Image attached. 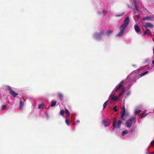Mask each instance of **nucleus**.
<instances>
[{
    "instance_id": "33",
    "label": "nucleus",
    "mask_w": 154,
    "mask_h": 154,
    "mask_svg": "<svg viewBox=\"0 0 154 154\" xmlns=\"http://www.w3.org/2000/svg\"><path fill=\"white\" fill-rule=\"evenodd\" d=\"M116 106H115L112 109L113 110H114L115 112H116L117 111V110L116 109Z\"/></svg>"
},
{
    "instance_id": "29",
    "label": "nucleus",
    "mask_w": 154,
    "mask_h": 154,
    "mask_svg": "<svg viewBox=\"0 0 154 154\" xmlns=\"http://www.w3.org/2000/svg\"><path fill=\"white\" fill-rule=\"evenodd\" d=\"M150 19V17H146L143 18V20H145Z\"/></svg>"
},
{
    "instance_id": "10",
    "label": "nucleus",
    "mask_w": 154,
    "mask_h": 154,
    "mask_svg": "<svg viewBox=\"0 0 154 154\" xmlns=\"http://www.w3.org/2000/svg\"><path fill=\"white\" fill-rule=\"evenodd\" d=\"M125 88L124 87H123L122 88V89L121 90V92L119 94L118 96L117 97H118V99L120 98L121 97L123 93L125 91Z\"/></svg>"
},
{
    "instance_id": "26",
    "label": "nucleus",
    "mask_w": 154,
    "mask_h": 154,
    "mask_svg": "<svg viewBox=\"0 0 154 154\" xmlns=\"http://www.w3.org/2000/svg\"><path fill=\"white\" fill-rule=\"evenodd\" d=\"M58 97L60 100H61L63 97L62 94L61 93L58 94Z\"/></svg>"
},
{
    "instance_id": "38",
    "label": "nucleus",
    "mask_w": 154,
    "mask_h": 154,
    "mask_svg": "<svg viewBox=\"0 0 154 154\" xmlns=\"http://www.w3.org/2000/svg\"><path fill=\"white\" fill-rule=\"evenodd\" d=\"M153 53L154 54V48H153Z\"/></svg>"
},
{
    "instance_id": "25",
    "label": "nucleus",
    "mask_w": 154,
    "mask_h": 154,
    "mask_svg": "<svg viewBox=\"0 0 154 154\" xmlns=\"http://www.w3.org/2000/svg\"><path fill=\"white\" fill-rule=\"evenodd\" d=\"M65 122L66 124L68 125H70L69 122V120L67 118H66V119L65 120Z\"/></svg>"
},
{
    "instance_id": "23",
    "label": "nucleus",
    "mask_w": 154,
    "mask_h": 154,
    "mask_svg": "<svg viewBox=\"0 0 154 154\" xmlns=\"http://www.w3.org/2000/svg\"><path fill=\"white\" fill-rule=\"evenodd\" d=\"M108 100H107L103 104V109H104L106 108V106L107 105V103H108Z\"/></svg>"
},
{
    "instance_id": "20",
    "label": "nucleus",
    "mask_w": 154,
    "mask_h": 154,
    "mask_svg": "<svg viewBox=\"0 0 154 154\" xmlns=\"http://www.w3.org/2000/svg\"><path fill=\"white\" fill-rule=\"evenodd\" d=\"M57 101H53L51 102V107H53L55 106L57 104Z\"/></svg>"
},
{
    "instance_id": "6",
    "label": "nucleus",
    "mask_w": 154,
    "mask_h": 154,
    "mask_svg": "<svg viewBox=\"0 0 154 154\" xmlns=\"http://www.w3.org/2000/svg\"><path fill=\"white\" fill-rule=\"evenodd\" d=\"M125 82V81L124 80H122V81L117 86H116L115 88V91H118V90L120 89V88H121L122 89V88L123 87H122V85L124 84Z\"/></svg>"
},
{
    "instance_id": "12",
    "label": "nucleus",
    "mask_w": 154,
    "mask_h": 154,
    "mask_svg": "<svg viewBox=\"0 0 154 154\" xmlns=\"http://www.w3.org/2000/svg\"><path fill=\"white\" fill-rule=\"evenodd\" d=\"M134 28L135 31L138 34H140V29L137 25H134Z\"/></svg>"
},
{
    "instance_id": "37",
    "label": "nucleus",
    "mask_w": 154,
    "mask_h": 154,
    "mask_svg": "<svg viewBox=\"0 0 154 154\" xmlns=\"http://www.w3.org/2000/svg\"><path fill=\"white\" fill-rule=\"evenodd\" d=\"M137 17H140L139 15H137Z\"/></svg>"
},
{
    "instance_id": "28",
    "label": "nucleus",
    "mask_w": 154,
    "mask_h": 154,
    "mask_svg": "<svg viewBox=\"0 0 154 154\" xmlns=\"http://www.w3.org/2000/svg\"><path fill=\"white\" fill-rule=\"evenodd\" d=\"M80 122V121L79 120H77L75 122H73V125H75V124H77L78 123H79Z\"/></svg>"
},
{
    "instance_id": "27",
    "label": "nucleus",
    "mask_w": 154,
    "mask_h": 154,
    "mask_svg": "<svg viewBox=\"0 0 154 154\" xmlns=\"http://www.w3.org/2000/svg\"><path fill=\"white\" fill-rule=\"evenodd\" d=\"M148 71H146L145 72L142 73V74H141L140 75V77H142V76L144 75L147 74L148 73Z\"/></svg>"
},
{
    "instance_id": "30",
    "label": "nucleus",
    "mask_w": 154,
    "mask_h": 154,
    "mask_svg": "<svg viewBox=\"0 0 154 154\" xmlns=\"http://www.w3.org/2000/svg\"><path fill=\"white\" fill-rule=\"evenodd\" d=\"M128 133V131L127 130H124L122 132V134L123 135L125 134H127V133Z\"/></svg>"
},
{
    "instance_id": "34",
    "label": "nucleus",
    "mask_w": 154,
    "mask_h": 154,
    "mask_svg": "<svg viewBox=\"0 0 154 154\" xmlns=\"http://www.w3.org/2000/svg\"><path fill=\"white\" fill-rule=\"evenodd\" d=\"M151 144L152 146H154V140L152 141L151 142Z\"/></svg>"
},
{
    "instance_id": "11",
    "label": "nucleus",
    "mask_w": 154,
    "mask_h": 154,
    "mask_svg": "<svg viewBox=\"0 0 154 154\" xmlns=\"http://www.w3.org/2000/svg\"><path fill=\"white\" fill-rule=\"evenodd\" d=\"M144 27L146 29H147V27L152 28L153 27V25L151 23H146V25L144 26Z\"/></svg>"
},
{
    "instance_id": "32",
    "label": "nucleus",
    "mask_w": 154,
    "mask_h": 154,
    "mask_svg": "<svg viewBox=\"0 0 154 154\" xmlns=\"http://www.w3.org/2000/svg\"><path fill=\"white\" fill-rule=\"evenodd\" d=\"M124 15V13H122V14H120L116 15V16L117 17H120V16H122L123 15Z\"/></svg>"
},
{
    "instance_id": "19",
    "label": "nucleus",
    "mask_w": 154,
    "mask_h": 154,
    "mask_svg": "<svg viewBox=\"0 0 154 154\" xmlns=\"http://www.w3.org/2000/svg\"><path fill=\"white\" fill-rule=\"evenodd\" d=\"M147 115V114L144 113H143L140 114V116L139 117L140 118L142 119L143 118L145 117Z\"/></svg>"
},
{
    "instance_id": "24",
    "label": "nucleus",
    "mask_w": 154,
    "mask_h": 154,
    "mask_svg": "<svg viewBox=\"0 0 154 154\" xmlns=\"http://www.w3.org/2000/svg\"><path fill=\"white\" fill-rule=\"evenodd\" d=\"M64 110L63 109H62L60 110V114L61 116H63L64 115Z\"/></svg>"
},
{
    "instance_id": "17",
    "label": "nucleus",
    "mask_w": 154,
    "mask_h": 154,
    "mask_svg": "<svg viewBox=\"0 0 154 154\" xmlns=\"http://www.w3.org/2000/svg\"><path fill=\"white\" fill-rule=\"evenodd\" d=\"M65 110L66 111V112H65V115L66 116V117L69 116L70 112H69V111L67 109L65 108Z\"/></svg>"
},
{
    "instance_id": "31",
    "label": "nucleus",
    "mask_w": 154,
    "mask_h": 154,
    "mask_svg": "<svg viewBox=\"0 0 154 154\" xmlns=\"http://www.w3.org/2000/svg\"><path fill=\"white\" fill-rule=\"evenodd\" d=\"M7 106L6 105H4L2 106V110H5L7 108Z\"/></svg>"
},
{
    "instance_id": "14",
    "label": "nucleus",
    "mask_w": 154,
    "mask_h": 154,
    "mask_svg": "<svg viewBox=\"0 0 154 154\" xmlns=\"http://www.w3.org/2000/svg\"><path fill=\"white\" fill-rule=\"evenodd\" d=\"M147 34L148 35H152V33L150 30L148 29H147L144 32V35H145Z\"/></svg>"
},
{
    "instance_id": "5",
    "label": "nucleus",
    "mask_w": 154,
    "mask_h": 154,
    "mask_svg": "<svg viewBox=\"0 0 154 154\" xmlns=\"http://www.w3.org/2000/svg\"><path fill=\"white\" fill-rule=\"evenodd\" d=\"M105 32L103 30L101 31L100 33H95L94 36L95 38L97 39H100L101 36L104 34Z\"/></svg>"
},
{
    "instance_id": "21",
    "label": "nucleus",
    "mask_w": 154,
    "mask_h": 154,
    "mask_svg": "<svg viewBox=\"0 0 154 154\" xmlns=\"http://www.w3.org/2000/svg\"><path fill=\"white\" fill-rule=\"evenodd\" d=\"M141 111L140 110L137 109L135 110L134 112V114L137 115L140 113Z\"/></svg>"
},
{
    "instance_id": "2",
    "label": "nucleus",
    "mask_w": 154,
    "mask_h": 154,
    "mask_svg": "<svg viewBox=\"0 0 154 154\" xmlns=\"http://www.w3.org/2000/svg\"><path fill=\"white\" fill-rule=\"evenodd\" d=\"M122 123V121L120 120H119L118 122H117L116 118H114L113 123V128L112 130H113L115 128H119L121 127Z\"/></svg>"
},
{
    "instance_id": "4",
    "label": "nucleus",
    "mask_w": 154,
    "mask_h": 154,
    "mask_svg": "<svg viewBox=\"0 0 154 154\" xmlns=\"http://www.w3.org/2000/svg\"><path fill=\"white\" fill-rule=\"evenodd\" d=\"M7 89L9 91V93L13 97H15L17 95L18 93H16L14 91L12 90L11 87L9 86H7Z\"/></svg>"
},
{
    "instance_id": "18",
    "label": "nucleus",
    "mask_w": 154,
    "mask_h": 154,
    "mask_svg": "<svg viewBox=\"0 0 154 154\" xmlns=\"http://www.w3.org/2000/svg\"><path fill=\"white\" fill-rule=\"evenodd\" d=\"M44 106V104L43 103H42L39 105L38 108L39 109H43Z\"/></svg>"
},
{
    "instance_id": "13",
    "label": "nucleus",
    "mask_w": 154,
    "mask_h": 154,
    "mask_svg": "<svg viewBox=\"0 0 154 154\" xmlns=\"http://www.w3.org/2000/svg\"><path fill=\"white\" fill-rule=\"evenodd\" d=\"M129 17L128 16L125 19L124 21V23L123 24H125V25L127 26L129 23Z\"/></svg>"
},
{
    "instance_id": "15",
    "label": "nucleus",
    "mask_w": 154,
    "mask_h": 154,
    "mask_svg": "<svg viewBox=\"0 0 154 154\" xmlns=\"http://www.w3.org/2000/svg\"><path fill=\"white\" fill-rule=\"evenodd\" d=\"M134 6L135 8V10L137 12L138 11H139V10L138 9V6L136 3V0L134 1Z\"/></svg>"
},
{
    "instance_id": "9",
    "label": "nucleus",
    "mask_w": 154,
    "mask_h": 154,
    "mask_svg": "<svg viewBox=\"0 0 154 154\" xmlns=\"http://www.w3.org/2000/svg\"><path fill=\"white\" fill-rule=\"evenodd\" d=\"M125 108L124 106H123V108L122 109V111L121 112V113L122 114L121 115V118L122 119L124 120L125 119L124 118V116L125 115Z\"/></svg>"
},
{
    "instance_id": "3",
    "label": "nucleus",
    "mask_w": 154,
    "mask_h": 154,
    "mask_svg": "<svg viewBox=\"0 0 154 154\" xmlns=\"http://www.w3.org/2000/svg\"><path fill=\"white\" fill-rule=\"evenodd\" d=\"M127 26L125 24H122L120 27V32L117 35L118 36H122L124 33L126 29Z\"/></svg>"
},
{
    "instance_id": "22",
    "label": "nucleus",
    "mask_w": 154,
    "mask_h": 154,
    "mask_svg": "<svg viewBox=\"0 0 154 154\" xmlns=\"http://www.w3.org/2000/svg\"><path fill=\"white\" fill-rule=\"evenodd\" d=\"M112 32V31H111L110 30H108V31L106 32V34L107 36H108Z\"/></svg>"
},
{
    "instance_id": "7",
    "label": "nucleus",
    "mask_w": 154,
    "mask_h": 154,
    "mask_svg": "<svg viewBox=\"0 0 154 154\" xmlns=\"http://www.w3.org/2000/svg\"><path fill=\"white\" fill-rule=\"evenodd\" d=\"M110 120L106 119L103 121L102 124L105 127H106L109 126L110 124Z\"/></svg>"
},
{
    "instance_id": "16",
    "label": "nucleus",
    "mask_w": 154,
    "mask_h": 154,
    "mask_svg": "<svg viewBox=\"0 0 154 154\" xmlns=\"http://www.w3.org/2000/svg\"><path fill=\"white\" fill-rule=\"evenodd\" d=\"M24 105V103L21 100H20V105H19V108L20 109H23V107Z\"/></svg>"
},
{
    "instance_id": "39",
    "label": "nucleus",
    "mask_w": 154,
    "mask_h": 154,
    "mask_svg": "<svg viewBox=\"0 0 154 154\" xmlns=\"http://www.w3.org/2000/svg\"><path fill=\"white\" fill-rule=\"evenodd\" d=\"M153 41L154 42V38H153Z\"/></svg>"
},
{
    "instance_id": "1",
    "label": "nucleus",
    "mask_w": 154,
    "mask_h": 154,
    "mask_svg": "<svg viewBox=\"0 0 154 154\" xmlns=\"http://www.w3.org/2000/svg\"><path fill=\"white\" fill-rule=\"evenodd\" d=\"M136 122V117L135 116L131 117L127 120L126 122L125 125L128 128H130L133 122L135 123Z\"/></svg>"
},
{
    "instance_id": "36",
    "label": "nucleus",
    "mask_w": 154,
    "mask_h": 154,
    "mask_svg": "<svg viewBox=\"0 0 154 154\" xmlns=\"http://www.w3.org/2000/svg\"><path fill=\"white\" fill-rule=\"evenodd\" d=\"M153 65L154 66V60L152 61Z\"/></svg>"
},
{
    "instance_id": "8",
    "label": "nucleus",
    "mask_w": 154,
    "mask_h": 154,
    "mask_svg": "<svg viewBox=\"0 0 154 154\" xmlns=\"http://www.w3.org/2000/svg\"><path fill=\"white\" fill-rule=\"evenodd\" d=\"M109 99H111L112 101H116L118 100V97L116 96H115L114 94H113L111 93L109 97Z\"/></svg>"
},
{
    "instance_id": "35",
    "label": "nucleus",
    "mask_w": 154,
    "mask_h": 154,
    "mask_svg": "<svg viewBox=\"0 0 154 154\" xmlns=\"http://www.w3.org/2000/svg\"><path fill=\"white\" fill-rule=\"evenodd\" d=\"M103 13L106 14L107 13V12L106 11L103 10L102 11Z\"/></svg>"
}]
</instances>
